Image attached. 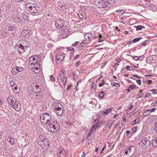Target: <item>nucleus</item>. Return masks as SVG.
I'll list each match as a JSON object with an SVG mask.
<instances>
[{"label": "nucleus", "mask_w": 157, "mask_h": 157, "mask_svg": "<svg viewBox=\"0 0 157 157\" xmlns=\"http://www.w3.org/2000/svg\"><path fill=\"white\" fill-rule=\"evenodd\" d=\"M147 83H148L149 85L151 84L152 82V80H147Z\"/></svg>", "instance_id": "5fc2aeb1"}, {"label": "nucleus", "mask_w": 157, "mask_h": 157, "mask_svg": "<svg viewBox=\"0 0 157 157\" xmlns=\"http://www.w3.org/2000/svg\"><path fill=\"white\" fill-rule=\"evenodd\" d=\"M92 36L93 35L91 33H87L85 35L84 37L86 40L91 41L90 39L92 38Z\"/></svg>", "instance_id": "a211bd4d"}, {"label": "nucleus", "mask_w": 157, "mask_h": 157, "mask_svg": "<svg viewBox=\"0 0 157 157\" xmlns=\"http://www.w3.org/2000/svg\"><path fill=\"white\" fill-rule=\"evenodd\" d=\"M7 140L11 144L13 145L14 142V139L12 136H9L7 138Z\"/></svg>", "instance_id": "4be33fe9"}, {"label": "nucleus", "mask_w": 157, "mask_h": 157, "mask_svg": "<svg viewBox=\"0 0 157 157\" xmlns=\"http://www.w3.org/2000/svg\"><path fill=\"white\" fill-rule=\"evenodd\" d=\"M126 69L127 70H128V71H130L131 70L130 69V67L129 66H126Z\"/></svg>", "instance_id": "680f3d73"}, {"label": "nucleus", "mask_w": 157, "mask_h": 157, "mask_svg": "<svg viewBox=\"0 0 157 157\" xmlns=\"http://www.w3.org/2000/svg\"><path fill=\"white\" fill-rule=\"evenodd\" d=\"M149 111L150 113H151L154 112L155 110V108H153L151 109H149Z\"/></svg>", "instance_id": "13d9d810"}, {"label": "nucleus", "mask_w": 157, "mask_h": 157, "mask_svg": "<svg viewBox=\"0 0 157 157\" xmlns=\"http://www.w3.org/2000/svg\"><path fill=\"white\" fill-rule=\"evenodd\" d=\"M68 32V29L65 26L63 28V29L62 31V34L64 35V37H66L67 36V35Z\"/></svg>", "instance_id": "6ab92c4d"}, {"label": "nucleus", "mask_w": 157, "mask_h": 157, "mask_svg": "<svg viewBox=\"0 0 157 157\" xmlns=\"http://www.w3.org/2000/svg\"><path fill=\"white\" fill-rule=\"evenodd\" d=\"M79 43V41H76L72 44V46H75L77 45Z\"/></svg>", "instance_id": "3c124183"}, {"label": "nucleus", "mask_w": 157, "mask_h": 157, "mask_svg": "<svg viewBox=\"0 0 157 157\" xmlns=\"http://www.w3.org/2000/svg\"><path fill=\"white\" fill-rule=\"evenodd\" d=\"M110 124V121H107L106 123V126L107 127L109 126Z\"/></svg>", "instance_id": "e2e57ef3"}, {"label": "nucleus", "mask_w": 157, "mask_h": 157, "mask_svg": "<svg viewBox=\"0 0 157 157\" xmlns=\"http://www.w3.org/2000/svg\"><path fill=\"white\" fill-rule=\"evenodd\" d=\"M105 92L103 91L100 92L99 94V97L101 98H103L104 97Z\"/></svg>", "instance_id": "7c9ffc66"}, {"label": "nucleus", "mask_w": 157, "mask_h": 157, "mask_svg": "<svg viewBox=\"0 0 157 157\" xmlns=\"http://www.w3.org/2000/svg\"><path fill=\"white\" fill-rule=\"evenodd\" d=\"M150 140L146 137L142 139L139 143V145L142 149H146L150 144Z\"/></svg>", "instance_id": "39448f33"}, {"label": "nucleus", "mask_w": 157, "mask_h": 157, "mask_svg": "<svg viewBox=\"0 0 157 157\" xmlns=\"http://www.w3.org/2000/svg\"><path fill=\"white\" fill-rule=\"evenodd\" d=\"M112 110V109L110 108L109 109H106L105 111H102L101 112V114L103 115H108L111 112Z\"/></svg>", "instance_id": "412c9836"}, {"label": "nucleus", "mask_w": 157, "mask_h": 157, "mask_svg": "<svg viewBox=\"0 0 157 157\" xmlns=\"http://www.w3.org/2000/svg\"><path fill=\"white\" fill-rule=\"evenodd\" d=\"M34 65V67H33V70L35 73H38L40 71V69L39 68L35 67V65H37V63H36Z\"/></svg>", "instance_id": "b1692460"}, {"label": "nucleus", "mask_w": 157, "mask_h": 157, "mask_svg": "<svg viewBox=\"0 0 157 157\" xmlns=\"http://www.w3.org/2000/svg\"><path fill=\"white\" fill-rule=\"evenodd\" d=\"M133 147H130L128 146L127 148L125 154L127 155L131 156L133 154Z\"/></svg>", "instance_id": "9d476101"}, {"label": "nucleus", "mask_w": 157, "mask_h": 157, "mask_svg": "<svg viewBox=\"0 0 157 157\" xmlns=\"http://www.w3.org/2000/svg\"><path fill=\"white\" fill-rule=\"evenodd\" d=\"M78 15L82 20L83 19V18H84V16L83 15L80 13H78Z\"/></svg>", "instance_id": "a19ab883"}, {"label": "nucleus", "mask_w": 157, "mask_h": 157, "mask_svg": "<svg viewBox=\"0 0 157 157\" xmlns=\"http://www.w3.org/2000/svg\"><path fill=\"white\" fill-rule=\"evenodd\" d=\"M156 90L155 89H153L150 90L149 91V92H152V93L153 94H157V92H156Z\"/></svg>", "instance_id": "79ce46f5"}, {"label": "nucleus", "mask_w": 157, "mask_h": 157, "mask_svg": "<svg viewBox=\"0 0 157 157\" xmlns=\"http://www.w3.org/2000/svg\"><path fill=\"white\" fill-rule=\"evenodd\" d=\"M67 152L66 150H64V149L62 147L60 148L59 150L57 152V155L59 157H60L61 156V154H62L63 155H67Z\"/></svg>", "instance_id": "4468645a"}, {"label": "nucleus", "mask_w": 157, "mask_h": 157, "mask_svg": "<svg viewBox=\"0 0 157 157\" xmlns=\"http://www.w3.org/2000/svg\"><path fill=\"white\" fill-rule=\"evenodd\" d=\"M59 8L63 10H64L66 9L67 8V6H66L65 5H61L59 6Z\"/></svg>", "instance_id": "c756f323"}, {"label": "nucleus", "mask_w": 157, "mask_h": 157, "mask_svg": "<svg viewBox=\"0 0 157 157\" xmlns=\"http://www.w3.org/2000/svg\"><path fill=\"white\" fill-rule=\"evenodd\" d=\"M150 113L149 109H147L144 111L143 113V116L144 117H145Z\"/></svg>", "instance_id": "c85d7f7f"}, {"label": "nucleus", "mask_w": 157, "mask_h": 157, "mask_svg": "<svg viewBox=\"0 0 157 157\" xmlns=\"http://www.w3.org/2000/svg\"><path fill=\"white\" fill-rule=\"evenodd\" d=\"M15 27H16L14 25H11L8 27V30L11 31H13L15 30Z\"/></svg>", "instance_id": "cd10ccee"}, {"label": "nucleus", "mask_w": 157, "mask_h": 157, "mask_svg": "<svg viewBox=\"0 0 157 157\" xmlns=\"http://www.w3.org/2000/svg\"><path fill=\"white\" fill-rule=\"evenodd\" d=\"M42 89L41 88H40V86L38 85H36L35 86V89H34V91L37 93H38L40 92H41Z\"/></svg>", "instance_id": "aec40b11"}, {"label": "nucleus", "mask_w": 157, "mask_h": 157, "mask_svg": "<svg viewBox=\"0 0 157 157\" xmlns=\"http://www.w3.org/2000/svg\"><path fill=\"white\" fill-rule=\"evenodd\" d=\"M7 101L10 107L17 111H19L21 109V105L19 102L12 96H10L7 98Z\"/></svg>", "instance_id": "f257e3e1"}, {"label": "nucleus", "mask_w": 157, "mask_h": 157, "mask_svg": "<svg viewBox=\"0 0 157 157\" xmlns=\"http://www.w3.org/2000/svg\"><path fill=\"white\" fill-rule=\"evenodd\" d=\"M75 65H76V67H77L78 66L81 64V62L80 61H78L77 62L75 63Z\"/></svg>", "instance_id": "4c0bfd02"}, {"label": "nucleus", "mask_w": 157, "mask_h": 157, "mask_svg": "<svg viewBox=\"0 0 157 157\" xmlns=\"http://www.w3.org/2000/svg\"><path fill=\"white\" fill-rule=\"evenodd\" d=\"M22 17L23 19L25 21L28 19V14L26 12H24L22 13Z\"/></svg>", "instance_id": "5701e85b"}, {"label": "nucleus", "mask_w": 157, "mask_h": 157, "mask_svg": "<svg viewBox=\"0 0 157 157\" xmlns=\"http://www.w3.org/2000/svg\"><path fill=\"white\" fill-rule=\"evenodd\" d=\"M98 119V118H97L96 119H94V122H97V124H96V128H98L99 126V122L97 120Z\"/></svg>", "instance_id": "f704fd0d"}, {"label": "nucleus", "mask_w": 157, "mask_h": 157, "mask_svg": "<svg viewBox=\"0 0 157 157\" xmlns=\"http://www.w3.org/2000/svg\"><path fill=\"white\" fill-rule=\"evenodd\" d=\"M33 7L32 9H29V11L32 13H37L39 8V6H37V4L35 3L33 5Z\"/></svg>", "instance_id": "f8f14e48"}, {"label": "nucleus", "mask_w": 157, "mask_h": 157, "mask_svg": "<svg viewBox=\"0 0 157 157\" xmlns=\"http://www.w3.org/2000/svg\"><path fill=\"white\" fill-rule=\"evenodd\" d=\"M55 25L56 27L60 28L63 27L64 25V21L59 19H56V20Z\"/></svg>", "instance_id": "1a4fd4ad"}, {"label": "nucleus", "mask_w": 157, "mask_h": 157, "mask_svg": "<svg viewBox=\"0 0 157 157\" xmlns=\"http://www.w3.org/2000/svg\"><path fill=\"white\" fill-rule=\"evenodd\" d=\"M133 107L132 105L131 104L128 108L129 110H131Z\"/></svg>", "instance_id": "774afa93"}, {"label": "nucleus", "mask_w": 157, "mask_h": 157, "mask_svg": "<svg viewBox=\"0 0 157 157\" xmlns=\"http://www.w3.org/2000/svg\"><path fill=\"white\" fill-rule=\"evenodd\" d=\"M104 85V84L103 83H101L99 84L98 85V86L99 87H101L103 86Z\"/></svg>", "instance_id": "69168bd1"}, {"label": "nucleus", "mask_w": 157, "mask_h": 157, "mask_svg": "<svg viewBox=\"0 0 157 157\" xmlns=\"http://www.w3.org/2000/svg\"><path fill=\"white\" fill-rule=\"evenodd\" d=\"M62 106L61 105V107L58 106L54 108V110L58 116H60L62 113Z\"/></svg>", "instance_id": "9b49d317"}, {"label": "nucleus", "mask_w": 157, "mask_h": 157, "mask_svg": "<svg viewBox=\"0 0 157 157\" xmlns=\"http://www.w3.org/2000/svg\"><path fill=\"white\" fill-rule=\"evenodd\" d=\"M17 47H18V48L16 47V48L17 49L18 52L20 54H22L25 51V48H24L22 45V44H20L19 46H18L17 45Z\"/></svg>", "instance_id": "2eb2a0df"}, {"label": "nucleus", "mask_w": 157, "mask_h": 157, "mask_svg": "<svg viewBox=\"0 0 157 157\" xmlns=\"http://www.w3.org/2000/svg\"><path fill=\"white\" fill-rule=\"evenodd\" d=\"M143 27L144 28V26H142L141 25H138L136 27V30L137 31L141 30V29H142V28Z\"/></svg>", "instance_id": "c9c22d12"}, {"label": "nucleus", "mask_w": 157, "mask_h": 157, "mask_svg": "<svg viewBox=\"0 0 157 157\" xmlns=\"http://www.w3.org/2000/svg\"><path fill=\"white\" fill-rule=\"evenodd\" d=\"M35 3H33L31 2H28L26 3L25 6L28 9V10L29 11V9H32L33 7V5Z\"/></svg>", "instance_id": "f3484780"}, {"label": "nucleus", "mask_w": 157, "mask_h": 157, "mask_svg": "<svg viewBox=\"0 0 157 157\" xmlns=\"http://www.w3.org/2000/svg\"><path fill=\"white\" fill-rule=\"evenodd\" d=\"M64 54L63 52L57 53L56 56V60L62 61L64 59Z\"/></svg>", "instance_id": "0eeeda50"}, {"label": "nucleus", "mask_w": 157, "mask_h": 157, "mask_svg": "<svg viewBox=\"0 0 157 157\" xmlns=\"http://www.w3.org/2000/svg\"><path fill=\"white\" fill-rule=\"evenodd\" d=\"M112 85L113 86H119V83H112Z\"/></svg>", "instance_id": "de8ad7c7"}, {"label": "nucleus", "mask_w": 157, "mask_h": 157, "mask_svg": "<svg viewBox=\"0 0 157 157\" xmlns=\"http://www.w3.org/2000/svg\"><path fill=\"white\" fill-rule=\"evenodd\" d=\"M132 57L133 58V59L135 60H139V57H140L138 56H132Z\"/></svg>", "instance_id": "49530a36"}, {"label": "nucleus", "mask_w": 157, "mask_h": 157, "mask_svg": "<svg viewBox=\"0 0 157 157\" xmlns=\"http://www.w3.org/2000/svg\"><path fill=\"white\" fill-rule=\"evenodd\" d=\"M105 38L104 37H101L99 39V42H102L105 40Z\"/></svg>", "instance_id": "8fccbe9b"}, {"label": "nucleus", "mask_w": 157, "mask_h": 157, "mask_svg": "<svg viewBox=\"0 0 157 157\" xmlns=\"http://www.w3.org/2000/svg\"><path fill=\"white\" fill-rule=\"evenodd\" d=\"M36 98L38 99H40L42 97V95L41 94H37L36 95Z\"/></svg>", "instance_id": "c03bdc74"}, {"label": "nucleus", "mask_w": 157, "mask_h": 157, "mask_svg": "<svg viewBox=\"0 0 157 157\" xmlns=\"http://www.w3.org/2000/svg\"><path fill=\"white\" fill-rule=\"evenodd\" d=\"M152 144L154 147L157 146V137L152 140Z\"/></svg>", "instance_id": "a878e982"}, {"label": "nucleus", "mask_w": 157, "mask_h": 157, "mask_svg": "<svg viewBox=\"0 0 157 157\" xmlns=\"http://www.w3.org/2000/svg\"><path fill=\"white\" fill-rule=\"evenodd\" d=\"M155 130L157 132V122L155 124Z\"/></svg>", "instance_id": "338daca9"}, {"label": "nucleus", "mask_w": 157, "mask_h": 157, "mask_svg": "<svg viewBox=\"0 0 157 157\" xmlns=\"http://www.w3.org/2000/svg\"><path fill=\"white\" fill-rule=\"evenodd\" d=\"M38 143L40 146L45 147H48L49 145L48 143H47V140L44 138L39 140L38 141Z\"/></svg>", "instance_id": "6e6552de"}, {"label": "nucleus", "mask_w": 157, "mask_h": 157, "mask_svg": "<svg viewBox=\"0 0 157 157\" xmlns=\"http://www.w3.org/2000/svg\"><path fill=\"white\" fill-rule=\"evenodd\" d=\"M138 121L137 119H135L132 122V125H134L137 123H138Z\"/></svg>", "instance_id": "58836bf2"}, {"label": "nucleus", "mask_w": 157, "mask_h": 157, "mask_svg": "<svg viewBox=\"0 0 157 157\" xmlns=\"http://www.w3.org/2000/svg\"><path fill=\"white\" fill-rule=\"evenodd\" d=\"M152 105L154 106H157V101H154L152 103Z\"/></svg>", "instance_id": "a18cd8bd"}, {"label": "nucleus", "mask_w": 157, "mask_h": 157, "mask_svg": "<svg viewBox=\"0 0 157 157\" xmlns=\"http://www.w3.org/2000/svg\"><path fill=\"white\" fill-rule=\"evenodd\" d=\"M137 127H136V126H135L134 128H132V132H135L137 129Z\"/></svg>", "instance_id": "bf43d9fd"}, {"label": "nucleus", "mask_w": 157, "mask_h": 157, "mask_svg": "<svg viewBox=\"0 0 157 157\" xmlns=\"http://www.w3.org/2000/svg\"><path fill=\"white\" fill-rule=\"evenodd\" d=\"M10 86H15V84L14 81H12L10 83Z\"/></svg>", "instance_id": "864d4df0"}, {"label": "nucleus", "mask_w": 157, "mask_h": 157, "mask_svg": "<svg viewBox=\"0 0 157 157\" xmlns=\"http://www.w3.org/2000/svg\"><path fill=\"white\" fill-rule=\"evenodd\" d=\"M143 94H142V93H141L139 95H138L137 96V98H139L142 96H143Z\"/></svg>", "instance_id": "0e129e2a"}, {"label": "nucleus", "mask_w": 157, "mask_h": 157, "mask_svg": "<svg viewBox=\"0 0 157 157\" xmlns=\"http://www.w3.org/2000/svg\"><path fill=\"white\" fill-rule=\"evenodd\" d=\"M81 82V80H79V81H78L77 82V84H76V90H78L77 89V88L78 87V84L79 82Z\"/></svg>", "instance_id": "4d7b16f0"}, {"label": "nucleus", "mask_w": 157, "mask_h": 157, "mask_svg": "<svg viewBox=\"0 0 157 157\" xmlns=\"http://www.w3.org/2000/svg\"><path fill=\"white\" fill-rule=\"evenodd\" d=\"M131 78L134 79V80H135L136 81V82L137 83L140 85H141V80H140V79H138V80H136L135 78H132V77H130Z\"/></svg>", "instance_id": "72a5a7b5"}, {"label": "nucleus", "mask_w": 157, "mask_h": 157, "mask_svg": "<svg viewBox=\"0 0 157 157\" xmlns=\"http://www.w3.org/2000/svg\"><path fill=\"white\" fill-rule=\"evenodd\" d=\"M79 56V54H78L75 56L74 58V60H77L78 58V57Z\"/></svg>", "instance_id": "603ef678"}, {"label": "nucleus", "mask_w": 157, "mask_h": 157, "mask_svg": "<svg viewBox=\"0 0 157 157\" xmlns=\"http://www.w3.org/2000/svg\"><path fill=\"white\" fill-rule=\"evenodd\" d=\"M117 11L119 12L121 14H123L124 12V11L123 10H117Z\"/></svg>", "instance_id": "052dcab7"}, {"label": "nucleus", "mask_w": 157, "mask_h": 157, "mask_svg": "<svg viewBox=\"0 0 157 157\" xmlns=\"http://www.w3.org/2000/svg\"><path fill=\"white\" fill-rule=\"evenodd\" d=\"M23 68L20 67H13L12 70V72L14 74H16L19 72L22 71Z\"/></svg>", "instance_id": "ddd939ff"}, {"label": "nucleus", "mask_w": 157, "mask_h": 157, "mask_svg": "<svg viewBox=\"0 0 157 157\" xmlns=\"http://www.w3.org/2000/svg\"><path fill=\"white\" fill-rule=\"evenodd\" d=\"M39 59L38 57L36 56H32L30 58V61H33L36 62Z\"/></svg>", "instance_id": "bb28decb"}, {"label": "nucleus", "mask_w": 157, "mask_h": 157, "mask_svg": "<svg viewBox=\"0 0 157 157\" xmlns=\"http://www.w3.org/2000/svg\"><path fill=\"white\" fill-rule=\"evenodd\" d=\"M40 117L41 123L43 124H48L51 121V116L47 113L42 114Z\"/></svg>", "instance_id": "f03ea898"}, {"label": "nucleus", "mask_w": 157, "mask_h": 157, "mask_svg": "<svg viewBox=\"0 0 157 157\" xmlns=\"http://www.w3.org/2000/svg\"><path fill=\"white\" fill-rule=\"evenodd\" d=\"M142 38L141 37L136 38L134 39L132 41L130 42H131V43H132V42H133V43H136L139 41L140 39H141Z\"/></svg>", "instance_id": "473e14b6"}, {"label": "nucleus", "mask_w": 157, "mask_h": 157, "mask_svg": "<svg viewBox=\"0 0 157 157\" xmlns=\"http://www.w3.org/2000/svg\"><path fill=\"white\" fill-rule=\"evenodd\" d=\"M66 71L65 70L62 69L60 72L59 75L57 76V82H58L60 85V82H62L64 85H65L66 84L67 78L64 74V73Z\"/></svg>", "instance_id": "7ed1b4c3"}, {"label": "nucleus", "mask_w": 157, "mask_h": 157, "mask_svg": "<svg viewBox=\"0 0 157 157\" xmlns=\"http://www.w3.org/2000/svg\"><path fill=\"white\" fill-rule=\"evenodd\" d=\"M85 44L84 43H82L78 47V48L80 50L82 49L85 46Z\"/></svg>", "instance_id": "2f4dec72"}, {"label": "nucleus", "mask_w": 157, "mask_h": 157, "mask_svg": "<svg viewBox=\"0 0 157 157\" xmlns=\"http://www.w3.org/2000/svg\"><path fill=\"white\" fill-rule=\"evenodd\" d=\"M13 91L14 92L16 93L18 92L17 91H18V87H17V86H16L14 88H13Z\"/></svg>", "instance_id": "ea45409f"}, {"label": "nucleus", "mask_w": 157, "mask_h": 157, "mask_svg": "<svg viewBox=\"0 0 157 157\" xmlns=\"http://www.w3.org/2000/svg\"><path fill=\"white\" fill-rule=\"evenodd\" d=\"M69 51H74V48L72 47L67 48Z\"/></svg>", "instance_id": "6e6d98bb"}, {"label": "nucleus", "mask_w": 157, "mask_h": 157, "mask_svg": "<svg viewBox=\"0 0 157 157\" xmlns=\"http://www.w3.org/2000/svg\"><path fill=\"white\" fill-rule=\"evenodd\" d=\"M136 86V85H130L129 88L131 89H133L135 88Z\"/></svg>", "instance_id": "37998d69"}, {"label": "nucleus", "mask_w": 157, "mask_h": 157, "mask_svg": "<svg viewBox=\"0 0 157 157\" xmlns=\"http://www.w3.org/2000/svg\"><path fill=\"white\" fill-rule=\"evenodd\" d=\"M97 128L96 125H93L91 127V130L89 134H91L93 132H94Z\"/></svg>", "instance_id": "393cba45"}, {"label": "nucleus", "mask_w": 157, "mask_h": 157, "mask_svg": "<svg viewBox=\"0 0 157 157\" xmlns=\"http://www.w3.org/2000/svg\"><path fill=\"white\" fill-rule=\"evenodd\" d=\"M50 79L52 82L55 81V79L53 77L52 75H51L50 76Z\"/></svg>", "instance_id": "09e8293b"}, {"label": "nucleus", "mask_w": 157, "mask_h": 157, "mask_svg": "<svg viewBox=\"0 0 157 157\" xmlns=\"http://www.w3.org/2000/svg\"><path fill=\"white\" fill-rule=\"evenodd\" d=\"M106 0H98L97 5L99 8H103L108 6V2H106Z\"/></svg>", "instance_id": "423d86ee"}, {"label": "nucleus", "mask_w": 157, "mask_h": 157, "mask_svg": "<svg viewBox=\"0 0 157 157\" xmlns=\"http://www.w3.org/2000/svg\"><path fill=\"white\" fill-rule=\"evenodd\" d=\"M114 2V0H107L106 2H108V6L109 4H113Z\"/></svg>", "instance_id": "e433bc0d"}, {"label": "nucleus", "mask_w": 157, "mask_h": 157, "mask_svg": "<svg viewBox=\"0 0 157 157\" xmlns=\"http://www.w3.org/2000/svg\"><path fill=\"white\" fill-rule=\"evenodd\" d=\"M48 124L49 127L48 129L52 132H56L59 129V124L56 121H53Z\"/></svg>", "instance_id": "20e7f679"}, {"label": "nucleus", "mask_w": 157, "mask_h": 157, "mask_svg": "<svg viewBox=\"0 0 157 157\" xmlns=\"http://www.w3.org/2000/svg\"><path fill=\"white\" fill-rule=\"evenodd\" d=\"M22 45L25 48H27L30 46V43L29 42L25 40H23L22 42Z\"/></svg>", "instance_id": "dca6fc26"}]
</instances>
